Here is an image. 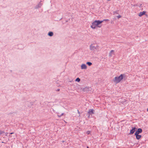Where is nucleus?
I'll list each match as a JSON object with an SVG mask.
<instances>
[{
	"mask_svg": "<svg viewBox=\"0 0 148 148\" xmlns=\"http://www.w3.org/2000/svg\"><path fill=\"white\" fill-rule=\"evenodd\" d=\"M13 134V133H10V134Z\"/></svg>",
	"mask_w": 148,
	"mask_h": 148,
	"instance_id": "b1692460",
	"label": "nucleus"
},
{
	"mask_svg": "<svg viewBox=\"0 0 148 148\" xmlns=\"http://www.w3.org/2000/svg\"><path fill=\"white\" fill-rule=\"evenodd\" d=\"M87 148H89L87 146Z\"/></svg>",
	"mask_w": 148,
	"mask_h": 148,
	"instance_id": "393cba45",
	"label": "nucleus"
},
{
	"mask_svg": "<svg viewBox=\"0 0 148 148\" xmlns=\"http://www.w3.org/2000/svg\"><path fill=\"white\" fill-rule=\"evenodd\" d=\"M147 111L148 112V108H147Z\"/></svg>",
	"mask_w": 148,
	"mask_h": 148,
	"instance_id": "a878e982",
	"label": "nucleus"
},
{
	"mask_svg": "<svg viewBox=\"0 0 148 148\" xmlns=\"http://www.w3.org/2000/svg\"><path fill=\"white\" fill-rule=\"evenodd\" d=\"M124 75V74H121L119 76L115 77L113 80L114 82L116 84L119 83L123 79Z\"/></svg>",
	"mask_w": 148,
	"mask_h": 148,
	"instance_id": "7ed1b4c3",
	"label": "nucleus"
},
{
	"mask_svg": "<svg viewBox=\"0 0 148 148\" xmlns=\"http://www.w3.org/2000/svg\"><path fill=\"white\" fill-rule=\"evenodd\" d=\"M58 116L60 118V117H61V115H58Z\"/></svg>",
	"mask_w": 148,
	"mask_h": 148,
	"instance_id": "6ab92c4d",
	"label": "nucleus"
},
{
	"mask_svg": "<svg viewBox=\"0 0 148 148\" xmlns=\"http://www.w3.org/2000/svg\"><path fill=\"white\" fill-rule=\"evenodd\" d=\"M94 110L92 109H90L89 110L88 112V113L89 114H94Z\"/></svg>",
	"mask_w": 148,
	"mask_h": 148,
	"instance_id": "0eeeda50",
	"label": "nucleus"
},
{
	"mask_svg": "<svg viewBox=\"0 0 148 148\" xmlns=\"http://www.w3.org/2000/svg\"><path fill=\"white\" fill-rule=\"evenodd\" d=\"M142 132V130L141 129L139 128V133Z\"/></svg>",
	"mask_w": 148,
	"mask_h": 148,
	"instance_id": "4468645a",
	"label": "nucleus"
},
{
	"mask_svg": "<svg viewBox=\"0 0 148 148\" xmlns=\"http://www.w3.org/2000/svg\"><path fill=\"white\" fill-rule=\"evenodd\" d=\"M4 133H5L4 131H0V135H1L2 134H3Z\"/></svg>",
	"mask_w": 148,
	"mask_h": 148,
	"instance_id": "f8f14e48",
	"label": "nucleus"
},
{
	"mask_svg": "<svg viewBox=\"0 0 148 148\" xmlns=\"http://www.w3.org/2000/svg\"><path fill=\"white\" fill-rule=\"evenodd\" d=\"M103 22V21L100 20H95L92 23L90 27L93 29H95L97 27H101L102 25L101 24Z\"/></svg>",
	"mask_w": 148,
	"mask_h": 148,
	"instance_id": "f257e3e1",
	"label": "nucleus"
},
{
	"mask_svg": "<svg viewBox=\"0 0 148 148\" xmlns=\"http://www.w3.org/2000/svg\"><path fill=\"white\" fill-rule=\"evenodd\" d=\"M5 136H7V135H8V133L6 132V133H5Z\"/></svg>",
	"mask_w": 148,
	"mask_h": 148,
	"instance_id": "f3484780",
	"label": "nucleus"
},
{
	"mask_svg": "<svg viewBox=\"0 0 148 148\" xmlns=\"http://www.w3.org/2000/svg\"><path fill=\"white\" fill-rule=\"evenodd\" d=\"M146 12L145 11L140 12L139 13V16H141L144 15H145L146 16H147V14H146Z\"/></svg>",
	"mask_w": 148,
	"mask_h": 148,
	"instance_id": "20e7f679",
	"label": "nucleus"
},
{
	"mask_svg": "<svg viewBox=\"0 0 148 148\" xmlns=\"http://www.w3.org/2000/svg\"><path fill=\"white\" fill-rule=\"evenodd\" d=\"M81 68L82 69H87V67L86 65L85 64H82L81 66Z\"/></svg>",
	"mask_w": 148,
	"mask_h": 148,
	"instance_id": "39448f33",
	"label": "nucleus"
},
{
	"mask_svg": "<svg viewBox=\"0 0 148 148\" xmlns=\"http://www.w3.org/2000/svg\"><path fill=\"white\" fill-rule=\"evenodd\" d=\"M111 0H107V1H110Z\"/></svg>",
	"mask_w": 148,
	"mask_h": 148,
	"instance_id": "5701e85b",
	"label": "nucleus"
},
{
	"mask_svg": "<svg viewBox=\"0 0 148 148\" xmlns=\"http://www.w3.org/2000/svg\"><path fill=\"white\" fill-rule=\"evenodd\" d=\"M135 131V128H133L130 130V133L133 134Z\"/></svg>",
	"mask_w": 148,
	"mask_h": 148,
	"instance_id": "6e6552de",
	"label": "nucleus"
},
{
	"mask_svg": "<svg viewBox=\"0 0 148 148\" xmlns=\"http://www.w3.org/2000/svg\"><path fill=\"white\" fill-rule=\"evenodd\" d=\"M109 21V20L108 19H104L102 21H103H103Z\"/></svg>",
	"mask_w": 148,
	"mask_h": 148,
	"instance_id": "2eb2a0df",
	"label": "nucleus"
},
{
	"mask_svg": "<svg viewBox=\"0 0 148 148\" xmlns=\"http://www.w3.org/2000/svg\"><path fill=\"white\" fill-rule=\"evenodd\" d=\"M114 52V51L113 50H111L110 51V53H112V52Z\"/></svg>",
	"mask_w": 148,
	"mask_h": 148,
	"instance_id": "a211bd4d",
	"label": "nucleus"
},
{
	"mask_svg": "<svg viewBox=\"0 0 148 148\" xmlns=\"http://www.w3.org/2000/svg\"><path fill=\"white\" fill-rule=\"evenodd\" d=\"M77 111H78V113L79 114H80V112L79 111V110H77ZM80 116V114H79V116Z\"/></svg>",
	"mask_w": 148,
	"mask_h": 148,
	"instance_id": "aec40b11",
	"label": "nucleus"
},
{
	"mask_svg": "<svg viewBox=\"0 0 148 148\" xmlns=\"http://www.w3.org/2000/svg\"><path fill=\"white\" fill-rule=\"evenodd\" d=\"M86 64L89 66H91L92 64V63L90 62H87L86 63Z\"/></svg>",
	"mask_w": 148,
	"mask_h": 148,
	"instance_id": "9d476101",
	"label": "nucleus"
},
{
	"mask_svg": "<svg viewBox=\"0 0 148 148\" xmlns=\"http://www.w3.org/2000/svg\"><path fill=\"white\" fill-rule=\"evenodd\" d=\"M139 129L137 130L136 132L135 135H136V137L137 139H139Z\"/></svg>",
	"mask_w": 148,
	"mask_h": 148,
	"instance_id": "423d86ee",
	"label": "nucleus"
},
{
	"mask_svg": "<svg viewBox=\"0 0 148 148\" xmlns=\"http://www.w3.org/2000/svg\"><path fill=\"white\" fill-rule=\"evenodd\" d=\"M99 46L96 42L92 43L90 46V49L91 50L95 51L98 50Z\"/></svg>",
	"mask_w": 148,
	"mask_h": 148,
	"instance_id": "f03ea898",
	"label": "nucleus"
},
{
	"mask_svg": "<svg viewBox=\"0 0 148 148\" xmlns=\"http://www.w3.org/2000/svg\"><path fill=\"white\" fill-rule=\"evenodd\" d=\"M48 35L49 36H53V33L52 32H49L48 34Z\"/></svg>",
	"mask_w": 148,
	"mask_h": 148,
	"instance_id": "1a4fd4ad",
	"label": "nucleus"
},
{
	"mask_svg": "<svg viewBox=\"0 0 148 148\" xmlns=\"http://www.w3.org/2000/svg\"><path fill=\"white\" fill-rule=\"evenodd\" d=\"M141 137V135H139V138H140Z\"/></svg>",
	"mask_w": 148,
	"mask_h": 148,
	"instance_id": "4be33fe9",
	"label": "nucleus"
},
{
	"mask_svg": "<svg viewBox=\"0 0 148 148\" xmlns=\"http://www.w3.org/2000/svg\"><path fill=\"white\" fill-rule=\"evenodd\" d=\"M90 131H88L86 132V133L87 134H90Z\"/></svg>",
	"mask_w": 148,
	"mask_h": 148,
	"instance_id": "ddd939ff",
	"label": "nucleus"
},
{
	"mask_svg": "<svg viewBox=\"0 0 148 148\" xmlns=\"http://www.w3.org/2000/svg\"><path fill=\"white\" fill-rule=\"evenodd\" d=\"M64 114V113H62L61 114V116H63Z\"/></svg>",
	"mask_w": 148,
	"mask_h": 148,
	"instance_id": "412c9836",
	"label": "nucleus"
},
{
	"mask_svg": "<svg viewBox=\"0 0 148 148\" xmlns=\"http://www.w3.org/2000/svg\"><path fill=\"white\" fill-rule=\"evenodd\" d=\"M117 17L118 18H120L121 17V16H120V15H119V16H117Z\"/></svg>",
	"mask_w": 148,
	"mask_h": 148,
	"instance_id": "dca6fc26",
	"label": "nucleus"
},
{
	"mask_svg": "<svg viewBox=\"0 0 148 148\" xmlns=\"http://www.w3.org/2000/svg\"><path fill=\"white\" fill-rule=\"evenodd\" d=\"M80 80V79L79 78H77L75 79V81H77V82H79Z\"/></svg>",
	"mask_w": 148,
	"mask_h": 148,
	"instance_id": "9b49d317",
	"label": "nucleus"
}]
</instances>
